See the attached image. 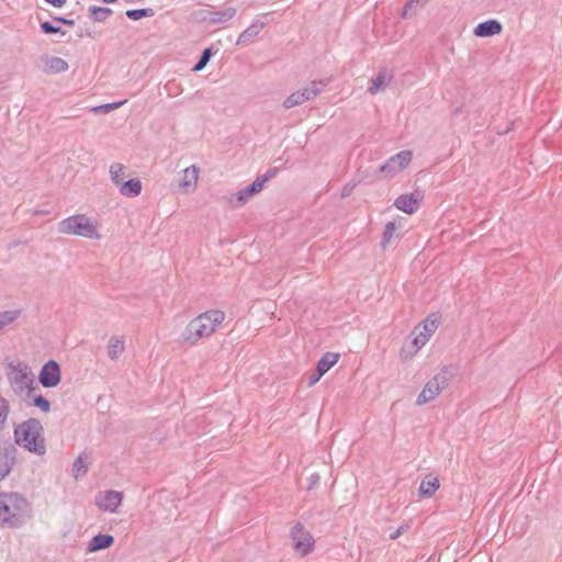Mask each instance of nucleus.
<instances>
[{
  "label": "nucleus",
  "mask_w": 562,
  "mask_h": 562,
  "mask_svg": "<svg viewBox=\"0 0 562 562\" xmlns=\"http://www.w3.org/2000/svg\"><path fill=\"white\" fill-rule=\"evenodd\" d=\"M262 188L263 180H258L257 178L252 183L239 190L236 196L241 203H245L251 195L260 192Z\"/></svg>",
  "instance_id": "nucleus-22"
},
{
  "label": "nucleus",
  "mask_w": 562,
  "mask_h": 562,
  "mask_svg": "<svg viewBox=\"0 0 562 562\" xmlns=\"http://www.w3.org/2000/svg\"><path fill=\"white\" fill-rule=\"evenodd\" d=\"M124 339L120 337H111L108 344V356L110 359H117L124 351Z\"/></svg>",
  "instance_id": "nucleus-25"
},
{
  "label": "nucleus",
  "mask_w": 562,
  "mask_h": 562,
  "mask_svg": "<svg viewBox=\"0 0 562 562\" xmlns=\"http://www.w3.org/2000/svg\"><path fill=\"white\" fill-rule=\"evenodd\" d=\"M61 379L60 367L57 361L49 360L41 369L38 381L44 387H55Z\"/></svg>",
  "instance_id": "nucleus-12"
},
{
  "label": "nucleus",
  "mask_w": 562,
  "mask_h": 562,
  "mask_svg": "<svg viewBox=\"0 0 562 562\" xmlns=\"http://www.w3.org/2000/svg\"><path fill=\"white\" fill-rule=\"evenodd\" d=\"M54 20L56 22H59V23L65 24V25H69V26L75 25V21L74 20L66 19V18H63V16H55Z\"/></svg>",
  "instance_id": "nucleus-41"
},
{
  "label": "nucleus",
  "mask_w": 562,
  "mask_h": 562,
  "mask_svg": "<svg viewBox=\"0 0 562 562\" xmlns=\"http://www.w3.org/2000/svg\"><path fill=\"white\" fill-rule=\"evenodd\" d=\"M89 12L92 20L100 23L112 14V9L105 7H90Z\"/></svg>",
  "instance_id": "nucleus-26"
},
{
  "label": "nucleus",
  "mask_w": 562,
  "mask_h": 562,
  "mask_svg": "<svg viewBox=\"0 0 562 562\" xmlns=\"http://www.w3.org/2000/svg\"><path fill=\"white\" fill-rule=\"evenodd\" d=\"M502 32V24L497 20H488L479 23L474 29V35L477 37H487L499 34Z\"/></svg>",
  "instance_id": "nucleus-16"
},
{
  "label": "nucleus",
  "mask_w": 562,
  "mask_h": 562,
  "mask_svg": "<svg viewBox=\"0 0 562 562\" xmlns=\"http://www.w3.org/2000/svg\"><path fill=\"white\" fill-rule=\"evenodd\" d=\"M277 175H278V169L270 168L266 171V173L263 176L258 177V180H263V184H265L268 180L274 178Z\"/></svg>",
  "instance_id": "nucleus-39"
},
{
  "label": "nucleus",
  "mask_w": 562,
  "mask_h": 562,
  "mask_svg": "<svg viewBox=\"0 0 562 562\" xmlns=\"http://www.w3.org/2000/svg\"><path fill=\"white\" fill-rule=\"evenodd\" d=\"M339 355L335 352H326L318 360L316 371L321 374H325L334 364L337 363Z\"/></svg>",
  "instance_id": "nucleus-23"
},
{
  "label": "nucleus",
  "mask_w": 562,
  "mask_h": 562,
  "mask_svg": "<svg viewBox=\"0 0 562 562\" xmlns=\"http://www.w3.org/2000/svg\"><path fill=\"white\" fill-rule=\"evenodd\" d=\"M326 86L323 80H313L308 87L291 93L284 101L283 108L291 109L296 105H301L306 101L313 100L317 97L322 89Z\"/></svg>",
  "instance_id": "nucleus-7"
},
{
  "label": "nucleus",
  "mask_w": 562,
  "mask_h": 562,
  "mask_svg": "<svg viewBox=\"0 0 562 562\" xmlns=\"http://www.w3.org/2000/svg\"><path fill=\"white\" fill-rule=\"evenodd\" d=\"M323 375L324 374H321L319 372L316 371V373L311 375L310 381H308V385L310 386L314 385Z\"/></svg>",
  "instance_id": "nucleus-43"
},
{
  "label": "nucleus",
  "mask_w": 562,
  "mask_h": 562,
  "mask_svg": "<svg viewBox=\"0 0 562 562\" xmlns=\"http://www.w3.org/2000/svg\"><path fill=\"white\" fill-rule=\"evenodd\" d=\"M225 321L221 310H209L189 322L181 337L184 344L196 345L200 340L212 336Z\"/></svg>",
  "instance_id": "nucleus-1"
},
{
  "label": "nucleus",
  "mask_w": 562,
  "mask_h": 562,
  "mask_svg": "<svg viewBox=\"0 0 562 562\" xmlns=\"http://www.w3.org/2000/svg\"><path fill=\"white\" fill-rule=\"evenodd\" d=\"M393 77L394 75L392 70L387 68L380 69L378 75L371 79L368 92L370 94H376L378 92L384 90L391 83Z\"/></svg>",
  "instance_id": "nucleus-15"
},
{
  "label": "nucleus",
  "mask_w": 562,
  "mask_h": 562,
  "mask_svg": "<svg viewBox=\"0 0 562 562\" xmlns=\"http://www.w3.org/2000/svg\"><path fill=\"white\" fill-rule=\"evenodd\" d=\"M199 177V169L195 166L188 167L183 170V177L180 181V188L188 193L195 189Z\"/></svg>",
  "instance_id": "nucleus-17"
},
{
  "label": "nucleus",
  "mask_w": 562,
  "mask_h": 562,
  "mask_svg": "<svg viewBox=\"0 0 562 562\" xmlns=\"http://www.w3.org/2000/svg\"><path fill=\"white\" fill-rule=\"evenodd\" d=\"M411 528L408 522L402 524L395 531L390 533V539L395 540Z\"/></svg>",
  "instance_id": "nucleus-38"
},
{
  "label": "nucleus",
  "mask_w": 562,
  "mask_h": 562,
  "mask_svg": "<svg viewBox=\"0 0 562 562\" xmlns=\"http://www.w3.org/2000/svg\"><path fill=\"white\" fill-rule=\"evenodd\" d=\"M439 321L440 317L438 315L431 314L419 326L415 328V330L413 331L415 337L412 342L416 350H419L428 342L429 338L438 328Z\"/></svg>",
  "instance_id": "nucleus-9"
},
{
  "label": "nucleus",
  "mask_w": 562,
  "mask_h": 562,
  "mask_svg": "<svg viewBox=\"0 0 562 562\" xmlns=\"http://www.w3.org/2000/svg\"><path fill=\"white\" fill-rule=\"evenodd\" d=\"M31 517L29 502L18 493H0V527L19 528Z\"/></svg>",
  "instance_id": "nucleus-2"
},
{
  "label": "nucleus",
  "mask_w": 562,
  "mask_h": 562,
  "mask_svg": "<svg viewBox=\"0 0 562 562\" xmlns=\"http://www.w3.org/2000/svg\"><path fill=\"white\" fill-rule=\"evenodd\" d=\"M15 442L27 451L37 456L46 452V443L43 437V426L36 418H30L18 425L14 429Z\"/></svg>",
  "instance_id": "nucleus-3"
},
{
  "label": "nucleus",
  "mask_w": 562,
  "mask_h": 562,
  "mask_svg": "<svg viewBox=\"0 0 562 562\" xmlns=\"http://www.w3.org/2000/svg\"><path fill=\"white\" fill-rule=\"evenodd\" d=\"M318 481H319V475L318 474H313L311 476V486L316 484Z\"/></svg>",
  "instance_id": "nucleus-45"
},
{
  "label": "nucleus",
  "mask_w": 562,
  "mask_h": 562,
  "mask_svg": "<svg viewBox=\"0 0 562 562\" xmlns=\"http://www.w3.org/2000/svg\"><path fill=\"white\" fill-rule=\"evenodd\" d=\"M20 316V311L11 310V311H2L0 312V331L4 329L7 326L12 324Z\"/></svg>",
  "instance_id": "nucleus-29"
},
{
  "label": "nucleus",
  "mask_w": 562,
  "mask_h": 562,
  "mask_svg": "<svg viewBox=\"0 0 562 562\" xmlns=\"http://www.w3.org/2000/svg\"><path fill=\"white\" fill-rule=\"evenodd\" d=\"M125 166L120 162H114L110 166V177L112 182L119 187L122 181V176L124 175Z\"/></svg>",
  "instance_id": "nucleus-31"
},
{
  "label": "nucleus",
  "mask_w": 562,
  "mask_h": 562,
  "mask_svg": "<svg viewBox=\"0 0 562 562\" xmlns=\"http://www.w3.org/2000/svg\"><path fill=\"white\" fill-rule=\"evenodd\" d=\"M114 543V537L111 535L99 533L89 541L87 551L97 552L110 548Z\"/></svg>",
  "instance_id": "nucleus-18"
},
{
  "label": "nucleus",
  "mask_w": 562,
  "mask_h": 562,
  "mask_svg": "<svg viewBox=\"0 0 562 562\" xmlns=\"http://www.w3.org/2000/svg\"><path fill=\"white\" fill-rule=\"evenodd\" d=\"M236 8L227 7L222 10L201 9L196 12V19L207 25H225L236 15Z\"/></svg>",
  "instance_id": "nucleus-8"
},
{
  "label": "nucleus",
  "mask_w": 562,
  "mask_h": 562,
  "mask_svg": "<svg viewBox=\"0 0 562 562\" xmlns=\"http://www.w3.org/2000/svg\"><path fill=\"white\" fill-rule=\"evenodd\" d=\"M12 371L9 373L8 379L16 394L24 392L31 393L34 391V375L30 368L25 364L18 363L11 366Z\"/></svg>",
  "instance_id": "nucleus-6"
},
{
  "label": "nucleus",
  "mask_w": 562,
  "mask_h": 562,
  "mask_svg": "<svg viewBox=\"0 0 562 562\" xmlns=\"http://www.w3.org/2000/svg\"><path fill=\"white\" fill-rule=\"evenodd\" d=\"M395 231H396V226H395L394 222H389L385 225V228H384V232H383V236H382V246L383 247H385L386 244L390 243V240L392 239Z\"/></svg>",
  "instance_id": "nucleus-35"
},
{
  "label": "nucleus",
  "mask_w": 562,
  "mask_h": 562,
  "mask_svg": "<svg viewBox=\"0 0 562 562\" xmlns=\"http://www.w3.org/2000/svg\"><path fill=\"white\" fill-rule=\"evenodd\" d=\"M265 24H266L265 22L252 23L250 26H248L246 30H244L239 34L236 44L237 45H243V44H246L249 41H251L254 37H256L261 32V30L263 29Z\"/></svg>",
  "instance_id": "nucleus-21"
},
{
  "label": "nucleus",
  "mask_w": 562,
  "mask_h": 562,
  "mask_svg": "<svg viewBox=\"0 0 562 562\" xmlns=\"http://www.w3.org/2000/svg\"><path fill=\"white\" fill-rule=\"evenodd\" d=\"M33 405L41 411L47 413L50 409V403L43 395H37L33 398Z\"/></svg>",
  "instance_id": "nucleus-36"
},
{
  "label": "nucleus",
  "mask_w": 562,
  "mask_h": 562,
  "mask_svg": "<svg viewBox=\"0 0 562 562\" xmlns=\"http://www.w3.org/2000/svg\"><path fill=\"white\" fill-rule=\"evenodd\" d=\"M41 31L45 34H55V33H60L63 35L65 34V32L61 30V27L55 26L48 21L41 23Z\"/></svg>",
  "instance_id": "nucleus-37"
},
{
  "label": "nucleus",
  "mask_w": 562,
  "mask_h": 562,
  "mask_svg": "<svg viewBox=\"0 0 562 562\" xmlns=\"http://www.w3.org/2000/svg\"><path fill=\"white\" fill-rule=\"evenodd\" d=\"M212 55H213L212 48H205L202 52L198 63L193 66L192 70L193 71L202 70L207 65V63H209L210 58L212 57Z\"/></svg>",
  "instance_id": "nucleus-34"
},
{
  "label": "nucleus",
  "mask_w": 562,
  "mask_h": 562,
  "mask_svg": "<svg viewBox=\"0 0 562 562\" xmlns=\"http://www.w3.org/2000/svg\"><path fill=\"white\" fill-rule=\"evenodd\" d=\"M125 102H126V100H122V101H117V102H111V103H106V104L97 105V106H93L91 109V111L97 114L98 113H109V112L120 108Z\"/></svg>",
  "instance_id": "nucleus-33"
},
{
  "label": "nucleus",
  "mask_w": 562,
  "mask_h": 562,
  "mask_svg": "<svg viewBox=\"0 0 562 562\" xmlns=\"http://www.w3.org/2000/svg\"><path fill=\"white\" fill-rule=\"evenodd\" d=\"M58 232L66 235L99 239L97 223L86 214H75L58 223Z\"/></svg>",
  "instance_id": "nucleus-4"
},
{
  "label": "nucleus",
  "mask_w": 562,
  "mask_h": 562,
  "mask_svg": "<svg viewBox=\"0 0 562 562\" xmlns=\"http://www.w3.org/2000/svg\"><path fill=\"white\" fill-rule=\"evenodd\" d=\"M45 2L52 4L56 8H61L66 4L67 0H44Z\"/></svg>",
  "instance_id": "nucleus-42"
},
{
  "label": "nucleus",
  "mask_w": 562,
  "mask_h": 562,
  "mask_svg": "<svg viewBox=\"0 0 562 562\" xmlns=\"http://www.w3.org/2000/svg\"><path fill=\"white\" fill-rule=\"evenodd\" d=\"M126 16L131 20H139L143 18H149L155 14L154 10L151 8L146 9H131L125 12Z\"/></svg>",
  "instance_id": "nucleus-32"
},
{
  "label": "nucleus",
  "mask_w": 562,
  "mask_h": 562,
  "mask_svg": "<svg viewBox=\"0 0 562 562\" xmlns=\"http://www.w3.org/2000/svg\"><path fill=\"white\" fill-rule=\"evenodd\" d=\"M356 187V183L355 182H349L347 183L344 188H342V191H341V198H348L353 189Z\"/></svg>",
  "instance_id": "nucleus-40"
},
{
  "label": "nucleus",
  "mask_w": 562,
  "mask_h": 562,
  "mask_svg": "<svg viewBox=\"0 0 562 562\" xmlns=\"http://www.w3.org/2000/svg\"><path fill=\"white\" fill-rule=\"evenodd\" d=\"M117 188L123 196L136 198L142 193L143 187L140 180L134 178L122 182Z\"/></svg>",
  "instance_id": "nucleus-19"
},
{
  "label": "nucleus",
  "mask_w": 562,
  "mask_h": 562,
  "mask_svg": "<svg viewBox=\"0 0 562 562\" xmlns=\"http://www.w3.org/2000/svg\"><path fill=\"white\" fill-rule=\"evenodd\" d=\"M452 379V373L448 367H443L435 374L424 386L417 396V405H424L435 400L442 390H445Z\"/></svg>",
  "instance_id": "nucleus-5"
},
{
  "label": "nucleus",
  "mask_w": 562,
  "mask_h": 562,
  "mask_svg": "<svg viewBox=\"0 0 562 562\" xmlns=\"http://www.w3.org/2000/svg\"><path fill=\"white\" fill-rule=\"evenodd\" d=\"M428 0H408L401 13L402 18H407L416 13L417 9L423 8Z\"/></svg>",
  "instance_id": "nucleus-27"
},
{
  "label": "nucleus",
  "mask_w": 562,
  "mask_h": 562,
  "mask_svg": "<svg viewBox=\"0 0 562 562\" xmlns=\"http://www.w3.org/2000/svg\"><path fill=\"white\" fill-rule=\"evenodd\" d=\"M440 483L437 476L427 475L420 482L418 492L423 497H431L439 488Z\"/></svg>",
  "instance_id": "nucleus-20"
},
{
  "label": "nucleus",
  "mask_w": 562,
  "mask_h": 562,
  "mask_svg": "<svg viewBox=\"0 0 562 562\" xmlns=\"http://www.w3.org/2000/svg\"><path fill=\"white\" fill-rule=\"evenodd\" d=\"M9 414H10V403L0 393V431L5 428L8 418H9Z\"/></svg>",
  "instance_id": "nucleus-30"
},
{
  "label": "nucleus",
  "mask_w": 562,
  "mask_h": 562,
  "mask_svg": "<svg viewBox=\"0 0 562 562\" xmlns=\"http://www.w3.org/2000/svg\"><path fill=\"white\" fill-rule=\"evenodd\" d=\"M422 194L418 191L401 194L394 201V206L407 214H413L419 206Z\"/></svg>",
  "instance_id": "nucleus-14"
},
{
  "label": "nucleus",
  "mask_w": 562,
  "mask_h": 562,
  "mask_svg": "<svg viewBox=\"0 0 562 562\" xmlns=\"http://www.w3.org/2000/svg\"><path fill=\"white\" fill-rule=\"evenodd\" d=\"M291 538L295 551L307 555L314 549V538L301 522H296L291 530Z\"/></svg>",
  "instance_id": "nucleus-11"
},
{
  "label": "nucleus",
  "mask_w": 562,
  "mask_h": 562,
  "mask_svg": "<svg viewBox=\"0 0 562 562\" xmlns=\"http://www.w3.org/2000/svg\"><path fill=\"white\" fill-rule=\"evenodd\" d=\"M68 70V64L60 57H50L45 63V72L60 74Z\"/></svg>",
  "instance_id": "nucleus-24"
},
{
  "label": "nucleus",
  "mask_w": 562,
  "mask_h": 562,
  "mask_svg": "<svg viewBox=\"0 0 562 562\" xmlns=\"http://www.w3.org/2000/svg\"><path fill=\"white\" fill-rule=\"evenodd\" d=\"M88 472L87 458L80 454L72 464V474L76 480L83 476Z\"/></svg>",
  "instance_id": "nucleus-28"
},
{
  "label": "nucleus",
  "mask_w": 562,
  "mask_h": 562,
  "mask_svg": "<svg viewBox=\"0 0 562 562\" xmlns=\"http://www.w3.org/2000/svg\"><path fill=\"white\" fill-rule=\"evenodd\" d=\"M123 501V494L117 491L101 492L95 496V505L103 512L116 513Z\"/></svg>",
  "instance_id": "nucleus-13"
},
{
  "label": "nucleus",
  "mask_w": 562,
  "mask_h": 562,
  "mask_svg": "<svg viewBox=\"0 0 562 562\" xmlns=\"http://www.w3.org/2000/svg\"><path fill=\"white\" fill-rule=\"evenodd\" d=\"M166 90L167 91H178L179 90V87L178 85H176L175 82H171L169 81L166 86H165Z\"/></svg>",
  "instance_id": "nucleus-44"
},
{
  "label": "nucleus",
  "mask_w": 562,
  "mask_h": 562,
  "mask_svg": "<svg viewBox=\"0 0 562 562\" xmlns=\"http://www.w3.org/2000/svg\"><path fill=\"white\" fill-rule=\"evenodd\" d=\"M412 157L413 154L411 150H402L390 157L379 168V172L382 173L385 178L393 177L409 165Z\"/></svg>",
  "instance_id": "nucleus-10"
}]
</instances>
